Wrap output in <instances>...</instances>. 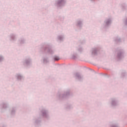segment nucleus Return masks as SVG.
Instances as JSON below:
<instances>
[{
	"mask_svg": "<svg viewBox=\"0 0 127 127\" xmlns=\"http://www.w3.org/2000/svg\"><path fill=\"white\" fill-rule=\"evenodd\" d=\"M55 60L58 61V60H59V58L57 57H55Z\"/></svg>",
	"mask_w": 127,
	"mask_h": 127,
	"instance_id": "obj_1",
	"label": "nucleus"
},
{
	"mask_svg": "<svg viewBox=\"0 0 127 127\" xmlns=\"http://www.w3.org/2000/svg\"><path fill=\"white\" fill-rule=\"evenodd\" d=\"M3 60V58L2 57H0V61H2Z\"/></svg>",
	"mask_w": 127,
	"mask_h": 127,
	"instance_id": "obj_2",
	"label": "nucleus"
}]
</instances>
